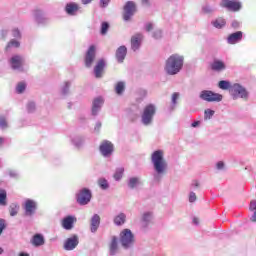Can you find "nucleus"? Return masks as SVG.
Returning a JSON list of instances; mask_svg holds the SVG:
<instances>
[{"label": "nucleus", "instance_id": "obj_1", "mask_svg": "<svg viewBox=\"0 0 256 256\" xmlns=\"http://www.w3.org/2000/svg\"><path fill=\"white\" fill-rule=\"evenodd\" d=\"M151 163L154 169V181L163 179L169 169V164L165 159V152L163 150H156L151 154Z\"/></svg>", "mask_w": 256, "mask_h": 256}, {"label": "nucleus", "instance_id": "obj_2", "mask_svg": "<svg viewBox=\"0 0 256 256\" xmlns=\"http://www.w3.org/2000/svg\"><path fill=\"white\" fill-rule=\"evenodd\" d=\"M185 65V56L180 53L171 54L164 64V71L166 75H179L183 71Z\"/></svg>", "mask_w": 256, "mask_h": 256}, {"label": "nucleus", "instance_id": "obj_3", "mask_svg": "<svg viewBox=\"0 0 256 256\" xmlns=\"http://www.w3.org/2000/svg\"><path fill=\"white\" fill-rule=\"evenodd\" d=\"M155 115H157V105L150 103L147 104L141 114V123L144 127H151L153 125V121L155 119Z\"/></svg>", "mask_w": 256, "mask_h": 256}, {"label": "nucleus", "instance_id": "obj_4", "mask_svg": "<svg viewBox=\"0 0 256 256\" xmlns=\"http://www.w3.org/2000/svg\"><path fill=\"white\" fill-rule=\"evenodd\" d=\"M119 241L122 249L126 251L133 249L135 246V234H133L131 229H123L119 234Z\"/></svg>", "mask_w": 256, "mask_h": 256}, {"label": "nucleus", "instance_id": "obj_5", "mask_svg": "<svg viewBox=\"0 0 256 256\" xmlns=\"http://www.w3.org/2000/svg\"><path fill=\"white\" fill-rule=\"evenodd\" d=\"M230 96L233 101H237V99L247 101L249 99V90L239 83H234L230 87Z\"/></svg>", "mask_w": 256, "mask_h": 256}, {"label": "nucleus", "instance_id": "obj_6", "mask_svg": "<svg viewBox=\"0 0 256 256\" xmlns=\"http://www.w3.org/2000/svg\"><path fill=\"white\" fill-rule=\"evenodd\" d=\"M199 98L202 99V101H207V103H220V101H223V95L211 90L201 91Z\"/></svg>", "mask_w": 256, "mask_h": 256}, {"label": "nucleus", "instance_id": "obj_7", "mask_svg": "<svg viewBox=\"0 0 256 256\" xmlns=\"http://www.w3.org/2000/svg\"><path fill=\"white\" fill-rule=\"evenodd\" d=\"M22 207L24 210V215L26 217H33V215H35V213H37L39 204L37 203L36 200L27 198L24 200Z\"/></svg>", "mask_w": 256, "mask_h": 256}, {"label": "nucleus", "instance_id": "obj_8", "mask_svg": "<svg viewBox=\"0 0 256 256\" xmlns=\"http://www.w3.org/2000/svg\"><path fill=\"white\" fill-rule=\"evenodd\" d=\"M137 13V4L134 1H128L125 3L123 7V20L124 21H131L133 19V16Z\"/></svg>", "mask_w": 256, "mask_h": 256}, {"label": "nucleus", "instance_id": "obj_9", "mask_svg": "<svg viewBox=\"0 0 256 256\" xmlns=\"http://www.w3.org/2000/svg\"><path fill=\"white\" fill-rule=\"evenodd\" d=\"M99 151L100 155L107 159L111 157V155H113V152L115 151V146L111 143V141L104 140L100 143Z\"/></svg>", "mask_w": 256, "mask_h": 256}, {"label": "nucleus", "instance_id": "obj_10", "mask_svg": "<svg viewBox=\"0 0 256 256\" xmlns=\"http://www.w3.org/2000/svg\"><path fill=\"white\" fill-rule=\"evenodd\" d=\"M220 6L224 9H228V11L237 13L238 11H241L243 4H241L239 0H222Z\"/></svg>", "mask_w": 256, "mask_h": 256}, {"label": "nucleus", "instance_id": "obj_11", "mask_svg": "<svg viewBox=\"0 0 256 256\" xmlns=\"http://www.w3.org/2000/svg\"><path fill=\"white\" fill-rule=\"evenodd\" d=\"M76 199L79 205H89L91 202V190L87 188L81 189L77 194Z\"/></svg>", "mask_w": 256, "mask_h": 256}, {"label": "nucleus", "instance_id": "obj_12", "mask_svg": "<svg viewBox=\"0 0 256 256\" xmlns=\"http://www.w3.org/2000/svg\"><path fill=\"white\" fill-rule=\"evenodd\" d=\"M64 11L70 17H75L81 11V5L77 2H68L65 5Z\"/></svg>", "mask_w": 256, "mask_h": 256}, {"label": "nucleus", "instance_id": "obj_13", "mask_svg": "<svg viewBox=\"0 0 256 256\" xmlns=\"http://www.w3.org/2000/svg\"><path fill=\"white\" fill-rule=\"evenodd\" d=\"M77 245H79V236L73 235L65 240L64 249L65 251H73L77 248Z\"/></svg>", "mask_w": 256, "mask_h": 256}, {"label": "nucleus", "instance_id": "obj_14", "mask_svg": "<svg viewBox=\"0 0 256 256\" xmlns=\"http://www.w3.org/2000/svg\"><path fill=\"white\" fill-rule=\"evenodd\" d=\"M109 255L115 256L119 253V238L117 236H111L108 243Z\"/></svg>", "mask_w": 256, "mask_h": 256}, {"label": "nucleus", "instance_id": "obj_15", "mask_svg": "<svg viewBox=\"0 0 256 256\" xmlns=\"http://www.w3.org/2000/svg\"><path fill=\"white\" fill-rule=\"evenodd\" d=\"M9 63L11 68L14 70H19L23 67V63H25V58L21 55H14L10 58Z\"/></svg>", "mask_w": 256, "mask_h": 256}, {"label": "nucleus", "instance_id": "obj_16", "mask_svg": "<svg viewBox=\"0 0 256 256\" xmlns=\"http://www.w3.org/2000/svg\"><path fill=\"white\" fill-rule=\"evenodd\" d=\"M96 53H95V46H90L85 55V66L91 67L95 61Z\"/></svg>", "mask_w": 256, "mask_h": 256}, {"label": "nucleus", "instance_id": "obj_17", "mask_svg": "<svg viewBox=\"0 0 256 256\" xmlns=\"http://www.w3.org/2000/svg\"><path fill=\"white\" fill-rule=\"evenodd\" d=\"M104 100L101 97H96L92 102V115L94 117H97L99 115V112L101 111V107H103Z\"/></svg>", "mask_w": 256, "mask_h": 256}, {"label": "nucleus", "instance_id": "obj_18", "mask_svg": "<svg viewBox=\"0 0 256 256\" xmlns=\"http://www.w3.org/2000/svg\"><path fill=\"white\" fill-rule=\"evenodd\" d=\"M33 18L35 23H37L38 25H45V23L49 21L47 19V16H45V13L43 12V10H35L33 12Z\"/></svg>", "mask_w": 256, "mask_h": 256}, {"label": "nucleus", "instance_id": "obj_19", "mask_svg": "<svg viewBox=\"0 0 256 256\" xmlns=\"http://www.w3.org/2000/svg\"><path fill=\"white\" fill-rule=\"evenodd\" d=\"M75 223H77V218L75 216H67L62 220V227L63 229H66V231H71Z\"/></svg>", "mask_w": 256, "mask_h": 256}, {"label": "nucleus", "instance_id": "obj_20", "mask_svg": "<svg viewBox=\"0 0 256 256\" xmlns=\"http://www.w3.org/2000/svg\"><path fill=\"white\" fill-rule=\"evenodd\" d=\"M211 69L216 73H221V71H225V69H227V65L225 62H223V60L214 59V61L211 63Z\"/></svg>", "mask_w": 256, "mask_h": 256}, {"label": "nucleus", "instance_id": "obj_21", "mask_svg": "<svg viewBox=\"0 0 256 256\" xmlns=\"http://www.w3.org/2000/svg\"><path fill=\"white\" fill-rule=\"evenodd\" d=\"M140 221H141V225L143 227H149V225H151V223H153V212L146 211V212L142 213Z\"/></svg>", "mask_w": 256, "mask_h": 256}, {"label": "nucleus", "instance_id": "obj_22", "mask_svg": "<svg viewBox=\"0 0 256 256\" xmlns=\"http://www.w3.org/2000/svg\"><path fill=\"white\" fill-rule=\"evenodd\" d=\"M105 60H99L94 67V75L96 79H101L103 77V70L105 69Z\"/></svg>", "mask_w": 256, "mask_h": 256}, {"label": "nucleus", "instance_id": "obj_23", "mask_svg": "<svg viewBox=\"0 0 256 256\" xmlns=\"http://www.w3.org/2000/svg\"><path fill=\"white\" fill-rule=\"evenodd\" d=\"M241 39H243V32L237 31L228 36L227 43L229 45H235V44L239 43V41H241Z\"/></svg>", "mask_w": 256, "mask_h": 256}, {"label": "nucleus", "instance_id": "obj_24", "mask_svg": "<svg viewBox=\"0 0 256 256\" xmlns=\"http://www.w3.org/2000/svg\"><path fill=\"white\" fill-rule=\"evenodd\" d=\"M143 41V34H136L131 38V49L134 51H138L139 47H141V42Z\"/></svg>", "mask_w": 256, "mask_h": 256}, {"label": "nucleus", "instance_id": "obj_25", "mask_svg": "<svg viewBox=\"0 0 256 256\" xmlns=\"http://www.w3.org/2000/svg\"><path fill=\"white\" fill-rule=\"evenodd\" d=\"M30 243L31 245H33V247H41L45 245V237L43 236V234H35L31 238Z\"/></svg>", "mask_w": 256, "mask_h": 256}, {"label": "nucleus", "instance_id": "obj_26", "mask_svg": "<svg viewBox=\"0 0 256 256\" xmlns=\"http://www.w3.org/2000/svg\"><path fill=\"white\" fill-rule=\"evenodd\" d=\"M143 182H141V177L132 176L128 179L127 186L129 189H137V187H141Z\"/></svg>", "mask_w": 256, "mask_h": 256}, {"label": "nucleus", "instance_id": "obj_27", "mask_svg": "<svg viewBox=\"0 0 256 256\" xmlns=\"http://www.w3.org/2000/svg\"><path fill=\"white\" fill-rule=\"evenodd\" d=\"M116 59L118 63H123L125 61V57H127V47L126 46H120L116 50Z\"/></svg>", "mask_w": 256, "mask_h": 256}, {"label": "nucleus", "instance_id": "obj_28", "mask_svg": "<svg viewBox=\"0 0 256 256\" xmlns=\"http://www.w3.org/2000/svg\"><path fill=\"white\" fill-rule=\"evenodd\" d=\"M100 224H101V217H99V214H94L91 218V227H90L91 233H96L97 229H99Z\"/></svg>", "mask_w": 256, "mask_h": 256}, {"label": "nucleus", "instance_id": "obj_29", "mask_svg": "<svg viewBox=\"0 0 256 256\" xmlns=\"http://www.w3.org/2000/svg\"><path fill=\"white\" fill-rule=\"evenodd\" d=\"M71 143L76 147L77 149H81L83 145H85V137L83 136H71Z\"/></svg>", "mask_w": 256, "mask_h": 256}, {"label": "nucleus", "instance_id": "obj_30", "mask_svg": "<svg viewBox=\"0 0 256 256\" xmlns=\"http://www.w3.org/2000/svg\"><path fill=\"white\" fill-rule=\"evenodd\" d=\"M211 24L213 25V27H215V29H223V27L227 25V21L225 20V18L219 17L213 20Z\"/></svg>", "mask_w": 256, "mask_h": 256}, {"label": "nucleus", "instance_id": "obj_31", "mask_svg": "<svg viewBox=\"0 0 256 256\" xmlns=\"http://www.w3.org/2000/svg\"><path fill=\"white\" fill-rule=\"evenodd\" d=\"M125 221H127V215H125V213H119L114 217V224H116L117 227L125 225Z\"/></svg>", "mask_w": 256, "mask_h": 256}, {"label": "nucleus", "instance_id": "obj_32", "mask_svg": "<svg viewBox=\"0 0 256 256\" xmlns=\"http://www.w3.org/2000/svg\"><path fill=\"white\" fill-rule=\"evenodd\" d=\"M249 211L252 213L250 216V221L252 223H256V200H252L250 202Z\"/></svg>", "mask_w": 256, "mask_h": 256}, {"label": "nucleus", "instance_id": "obj_33", "mask_svg": "<svg viewBox=\"0 0 256 256\" xmlns=\"http://www.w3.org/2000/svg\"><path fill=\"white\" fill-rule=\"evenodd\" d=\"M70 89H71V81H65L60 86V94L63 95V96L69 95Z\"/></svg>", "mask_w": 256, "mask_h": 256}, {"label": "nucleus", "instance_id": "obj_34", "mask_svg": "<svg viewBox=\"0 0 256 256\" xmlns=\"http://www.w3.org/2000/svg\"><path fill=\"white\" fill-rule=\"evenodd\" d=\"M125 87V81L117 82L114 87L116 95H122L123 93H125Z\"/></svg>", "mask_w": 256, "mask_h": 256}, {"label": "nucleus", "instance_id": "obj_35", "mask_svg": "<svg viewBox=\"0 0 256 256\" xmlns=\"http://www.w3.org/2000/svg\"><path fill=\"white\" fill-rule=\"evenodd\" d=\"M19 204L17 203H12L9 206V213H10V217H16V215L19 214Z\"/></svg>", "mask_w": 256, "mask_h": 256}, {"label": "nucleus", "instance_id": "obj_36", "mask_svg": "<svg viewBox=\"0 0 256 256\" xmlns=\"http://www.w3.org/2000/svg\"><path fill=\"white\" fill-rule=\"evenodd\" d=\"M218 87L219 89H222L223 91H229V93H231V82L227 81V80H221L218 83Z\"/></svg>", "mask_w": 256, "mask_h": 256}, {"label": "nucleus", "instance_id": "obj_37", "mask_svg": "<svg viewBox=\"0 0 256 256\" xmlns=\"http://www.w3.org/2000/svg\"><path fill=\"white\" fill-rule=\"evenodd\" d=\"M181 97V94L179 92H174L171 96V106L170 109L173 111L175 107H177V101H179V98Z\"/></svg>", "mask_w": 256, "mask_h": 256}, {"label": "nucleus", "instance_id": "obj_38", "mask_svg": "<svg viewBox=\"0 0 256 256\" xmlns=\"http://www.w3.org/2000/svg\"><path fill=\"white\" fill-rule=\"evenodd\" d=\"M123 173H125V168L123 167L116 168L115 173L113 175V178L115 179V181H121V179H123Z\"/></svg>", "mask_w": 256, "mask_h": 256}, {"label": "nucleus", "instance_id": "obj_39", "mask_svg": "<svg viewBox=\"0 0 256 256\" xmlns=\"http://www.w3.org/2000/svg\"><path fill=\"white\" fill-rule=\"evenodd\" d=\"M0 205L5 207L7 205V191L0 189Z\"/></svg>", "mask_w": 256, "mask_h": 256}, {"label": "nucleus", "instance_id": "obj_40", "mask_svg": "<svg viewBox=\"0 0 256 256\" xmlns=\"http://www.w3.org/2000/svg\"><path fill=\"white\" fill-rule=\"evenodd\" d=\"M98 185L103 191H107V189H109V181H107L105 178H100L98 180Z\"/></svg>", "mask_w": 256, "mask_h": 256}, {"label": "nucleus", "instance_id": "obj_41", "mask_svg": "<svg viewBox=\"0 0 256 256\" xmlns=\"http://www.w3.org/2000/svg\"><path fill=\"white\" fill-rule=\"evenodd\" d=\"M11 47H14L15 49L21 47V43L15 39H12L6 46V51H9Z\"/></svg>", "mask_w": 256, "mask_h": 256}, {"label": "nucleus", "instance_id": "obj_42", "mask_svg": "<svg viewBox=\"0 0 256 256\" xmlns=\"http://www.w3.org/2000/svg\"><path fill=\"white\" fill-rule=\"evenodd\" d=\"M25 89H27V84L25 82H20L16 86V92L19 94L24 93Z\"/></svg>", "mask_w": 256, "mask_h": 256}, {"label": "nucleus", "instance_id": "obj_43", "mask_svg": "<svg viewBox=\"0 0 256 256\" xmlns=\"http://www.w3.org/2000/svg\"><path fill=\"white\" fill-rule=\"evenodd\" d=\"M214 11H215V8H213V6H209L206 4L202 7V13H204L205 15H209Z\"/></svg>", "mask_w": 256, "mask_h": 256}, {"label": "nucleus", "instance_id": "obj_44", "mask_svg": "<svg viewBox=\"0 0 256 256\" xmlns=\"http://www.w3.org/2000/svg\"><path fill=\"white\" fill-rule=\"evenodd\" d=\"M7 173L9 175V177H11V179H19V171L9 169V170H7Z\"/></svg>", "mask_w": 256, "mask_h": 256}, {"label": "nucleus", "instance_id": "obj_45", "mask_svg": "<svg viewBox=\"0 0 256 256\" xmlns=\"http://www.w3.org/2000/svg\"><path fill=\"white\" fill-rule=\"evenodd\" d=\"M213 115H215V111H213L211 109H206L204 112L205 121H208L209 119H211L213 117Z\"/></svg>", "mask_w": 256, "mask_h": 256}, {"label": "nucleus", "instance_id": "obj_46", "mask_svg": "<svg viewBox=\"0 0 256 256\" xmlns=\"http://www.w3.org/2000/svg\"><path fill=\"white\" fill-rule=\"evenodd\" d=\"M8 127L7 119L4 116H0V129H7Z\"/></svg>", "mask_w": 256, "mask_h": 256}, {"label": "nucleus", "instance_id": "obj_47", "mask_svg": "<svg viewBox=\"0 0 256 256\" xmlns=\"http://www.w3.org/2000/svg\"><path fill=\"white\" fill-rule=\"evenodd\" d=\"M107 31H109V23L103 22L101 25V34L106 35Z\"/></svg>", "mask_w": 256, "mask_h": 256}, {"label": "nucleus", "instance_id": "obj_48", "mask_svg": "<svg viewBox=\"0 0 256 256\" xmlns=\"http://www.w3.org/2000/svg\"><path fill=\"white\" fill-rule=\"evenodd\" d=\"M152 37L154 39H161L163 37V32L160 29H157L153 32Z\"/></svg>", "mask_w": 256, "mask_h": 256}, {"label": "nucleus", "instance_id": "obj_49", "mask_svg": "<svg viewBox=\"0 0 256 256\" xmlns=\"http://www.w3.org/2000/svg\"><path fill=\"white\" fill-rule=\"evenodd\" d=\"M36 109L35 103L34 102H29L27 104V111L28 113H33Z\"/></svg>", "mask_w": 256, "mask_h": 256}, {"label": "nucleus", "instance_id": "obj_50", "mask_svg": "<svg viewBox=\"0 0 256 256\" xmlns=\"http://www.w3.org/2000/svg\"><path fill=\"white\" fill-rule=\"evenodd\" d=\"M216 169L218 171H224L225 170V162L219 161L216 163Z\"/></svg>", "mask_w": 256, "mask_h": 256}, {"label": "nucleus", "instance_id": "obj_51", "mask_svg": "<svg viewBox=\"0 0 256 256\" xmlns=\"http://www.w3.org/2000/svg\"><path fill=\"white\" fill-rule=\"evenodd\" d=\"M197 201V194L195 192L189 193V203H195Z\"/></svg>", "mask_w": 256, "mask_h": 256}, {"label": "nucleus", "instance_id": "obj_52", "mask_svg": "<svg viewBox=\"0 0 256 256\" xmlns=\"http://www.w3.org/2000/svg\"><path fill=\"white\" fill-rule=\"evenodd\" d=\"M7 224L5 223V219H0V235L5 231Z\"/></svg>", "mask_w": 256, "mask_h": 256}, {"label": "nucleus", "instance_id": "obj_53", "mask_svg": "<svg viewBox=\"0 0 256 256\" xmlns=\"http://www.w3.org/2000/svg\"><path fill=\"white\" fill-rule=\"evenodd\" d=\"M138 95L140 97V100L143 101V99L147 97V90H144V89L139 90Z\"/></svg>", "mask_w": 256, "mask_h": 256}, {"label": "nucleus", "instance_id": "obj_54", "mask_svg": "<svg viewBox=\"0 0 256 256\" xmlns=\"http://www.w3.org/2000/svg\"><path fill=\"white\" fill-rule=\"evenodd\" d=\"M12 36L15 37L16 39H21V32L19 29L15 28L12 30Z\"/></svg>", "mask_w": 256, "mask_h": 256}, {"label": "nucleus", "instance_id": "obj_55", "mask_svg": "<svg viewBox=\"0 0 256 256\" xmlns=\"http://www.w3.org/2000/svg\"><path fill=\"white\" fill-rule=\"evenodd\" d=\"M109 3H111V0H100V7L105 9V7H109Z\"/></svg>", "mask_w": 256, "mask_h": 256}, {"label": "nucleus", "instance_id": "obj_56", "mask_svg": "<svg viewBox=\"0 0 256 256\" xmlns=\"http://www.w3.org/2000/svg\"><path fill=\"white\" fill-rule=\"evenodd\" d=\"M94 131H96V133H99V131H101V122H96Z\"/></svg>", "mask_w": 256, "mask_h": 256}, {"label": "nucleus", "instance_id": "obj_57", "mask_svg": "<svg viewBox=\"0 0 256 256\" xmlns=\"http://www.w3.org/2000/svg\"><path fill=\"white\" fill-rule=\"evenodd\" d=\"M145 29L146 31H153V23H147Z\"/></svg>", "mask_w": 256, "mask_h": 256}, {"label": "nucleus", "instance_id": "obj_58", "mask_svg": "<svg viewBox=\"0 0 256 256\" xmlns=\"http://www.w3.org/2000/svg\"><path fill=\"white\" fill-rule=\"evenodd\" d=\"M7 30H2L1 32H0V39H5V37H7Z\"/></svg>", "mask_w": 256, "mask_h": 256}, {"label": "nucleus", "instance_id": "obj_59", "mask_svg": "<svg viewBox=\"0 0 256 256\" xmlns=\"http://www.w3.org/2000/svg\"><path fill=\"white\" fill-rule=\"evenodd\" d=\"M199 125H201V121H194V122L191 124V127L196 128V127H199Z\"/></svg>", "mask_w": 256, "mask_h": 256}, {"label": "nucleus", "instance_id": "obj_60", "mask_svg": "<svg viewBox=\"0 0 256 256\" xmlns=\"http://www.w3.org/2000/svg\"><path fill=\"white\" fill-rule=\"evenodd\" d=\"M232 27H233L234 29H238V27H239V22H237L236 20H234V21L232 22Z\"/></svg>", "mask_w": 256, "mask_h": 256}, {"label": "nucleus", "instance_id": "obj_61", "mask_svg": "<svg viewBox=\"0 0 256 256\" xmlns=\"http://www.w3.org/2000/svg\"><path fill=\"white\" fill-rule=\"evenodd\" d=\"M192 187L194 189H197V187H199V181L195 180L193 183H192Z\"/></svg>", "mask_w": 256, "mask_h": 256}, {"label": "nucleus", "instance_id": "obj_62", "mask_svg": "<svg viewBox=\"0 0 256 256\" xmlns=\"http://www.w3.org/2000/svg\"><path fill=\"white\" fill-rule=\"evenodd\" d=\"M193 225H199V218L197 217L193 218Z\"/></svg>", "mask_w": 256, "mask_h": 256}, {"label": "nucleus", "instance_id": "obj_63", "mask_svg": "<svg viewBox=\"0 0 256 256\" xmlns=\"http://www.w3.org/2000/svg\"><path fill=\"white\" fill-rule=\"evenodd\" d=\"M91 1H93V0H81L82 5H89V3H91Z\"/></svg>", "mask_w": 256, "mask_h": 256}, {"label": "nucleus", "instance_id": "obj_64", "mask_svg": "<svg viewBox=\"0 0 256 256\" xmlns=\"http://www.w3.org/2000/svg\"><path fill=\"white\" fill-rule=\"evenodd\" d=\"M18 256H30L27 252H20Z\"/></svg>", "mask_w": 256, "mask_h": 256}]
</instances>
